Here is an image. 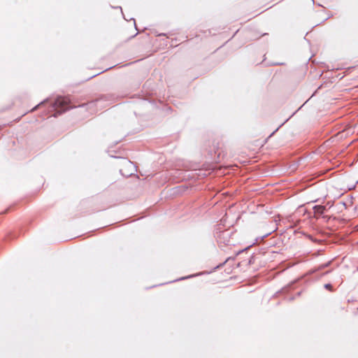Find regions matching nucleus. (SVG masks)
<instances>
[{
	"label": "nucleus",
	"instance_id": "nucleus-1",
	"mask_svg": "<svg viewBox=\"0 0 358 358\" xmlns=\"http://www.w3.org/2000/svg\"><path fill=\"white\" fill-rule=\"evenodd\" d=\"M70 100L68 97H59L55 100L54 106L57 109H59L62 111H65L69 108L68 106Z\"/></svg>",
	"mask_w": 358,
	"mask_h": 358
},
{
	"label": "nucleus",
	"instance_id": "nucleus-4",
	"mask_svg": "<svg viewBox=\"0 0 358 358\" xmlns=\"http://www.w3.org/2000/svg\"><path fill=\"white\" fill-rule=\"evenodd\" d=\"M40 106V104L37 105L36 106H35L32 110L31 111H34L35 110L38 106Z\"/></svg>",
	"mask_w": 358,
	"mask_h": 358
},
{
	"label": "nucleus",
	"instance_id": "nucleus-2",
	"mask_svg": "<svg viewBox=\"0 0 358 358\" xmlns=\"http://www.w3.org/2000/svg\"><path fill=\"white\" fill-rule=\"evenodd\" d=\"M313 209L315 214L322 215L325 210V207L324 206H315Z\"/></svg>",
	"mask_w": 358,
	"mask_h": 358
},
{
	"label": "nucleus",
	"instance_id": "nucleus-3",
	"mask_svg": "<svg viewBox=\"0 0 358 358\" xmlns=\"http://www.w3.org/2000/svg\"><path fill=\"white\" fill-rule=\"evenodd\" d=\"M324 287L328 290L332 291V286L331 284H325Z\"/></svg>",
	"mask_w": 358,
	"mask_h": 358
}]
</instances>
